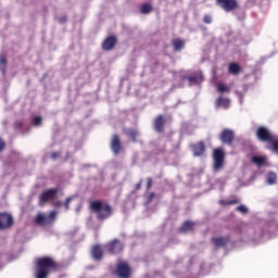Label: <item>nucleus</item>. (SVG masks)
Segmentation results:
<instances>
[{"mask_svg":"<svg viewBox=\"0 0 278 278\" xmlns=\"http://www.w3.org/2000/svg\"><path fill=\"white\" fill-rule=\"evenodd\" d=\"M33 125H35V127H40V125H42V117L40 116H35L33 118Z\"/></svg>","mask_w":278,"mask_h":278,"instance_id":"obj_30","label":"nucleus"},{"mask_svg":"<svg viewBox=\"0 0 278 278\" xmlns=\"http://www.w3.org/2000/svg\"><path fill=\"white\" fill-rule=\"evenodd\" d=\"M66 21H67L66 16L61 17V18L59 20L60 23H66Z\"/></svg>","mask_w":278,"mask_h":278,"instance_id":"obj_42","label":"nucleus"},{"mask_svg":"<svg viewBox=\"0 0 278 278\" xmlns=\"http://www.w3.org/2000/svg\"><path fill=\"white\" fill-rule=\"evenodd\" d=\"M60 266L51 256H42L37 260L35 266V277L36 278H49L51 273H55Z\"/></svg>","mask_w":278,"mask_h":278,"instance_id":"obj_1","label":"nucleus"},{"mask_svg":"<svg viewBox=\"0 0 278 278\" xmlns=\"http://www.w3.org/2000/svg\"><path fill=\"white\" fill-rule=\"evenodd\" d=\"M153 186V178H148L147 179V190H151Z\"/></svg>","mask_w":278,"mask_h":278,"instance_id":"obj_35","label":"nucleus"},{"mask_svg":"<svg viewBox=\"0 0 278 278\" xmlns=\"http://www.w3.org/2000/svg\"><path fill=\"white\" fill-rule=\"evenodd\" d=\"M53 206H54V207H62V202H60V201H54V202H53Z\"/></svg>","mask_w":278,"mask_h":278,"instance_id":"obj_41","label":"nucleus"},{"mask_svg":"<svg viewBox=\"0 0 278 278\" xmlns=\"http://www.w3.org/2000/svg\"><path fill=\"white\" fill-rule=\"evenodd\" d=\"M140 188H142V182H138V184L136 185V190H140Z\"/></svg>","mask_w":278,"mask_h":278,"instance_id":"obj_43","label":"nucleus"},{"mask_svg":"<svg viewBox=\"0 0 278 278\" xmlns=\"http://www.w3.org/2000/svg\"><path fill=\"white\" fill-rule=\"evenodd\" d=\"M267 184L269 186H273V185L277 184V175L274 174V173H269L268 176H267Z\"/></svg>","mask_w":278,"mask_h":278,"instance_id":"obj_28","label":"nucleus"},{"mask_svg":"<svg viewBox=\"0 0 278 278\" xmlns=\"http://www.w3.org/2000/svg\"><path fill=\"white\" fill-rule=\"evenodd\" d=\"M36 225H46L47 224V216H45L42 213H39L35 217Z\"/></svg>","mask_w":278,"mask_h":278,"instance_id":"obj_24","label":"nucleus"},{"mask_svg":"<svg viewBox=\"0 0 278 278\" xmlns=\"http://www.w3.org/2000/svg\"><path fill=\"white\" fill-rule=\"evenodd\" d=\"M194 229V223L187 220L182 224V226L179 228L180 233H186L188 231H192Z\"/></svg>","mask_w":278,"mask_h":278,"instance_id":"obj_20","label":"nucleus"},{"mask_svg":"<svg viewBox=\"0 0 278 278\" xmlns=\"http://www.w3.org/2000/svg\"><path fill=\"white\" fill-rule=\"evenodd\" d=\"M111 150L113 151L114 155H118V153L123 151V143L121 142V136L116 134L112 136Z\"/></svg>","mask_w":278,"mask_h":278,"instance_id":"obj_11","label":"nucleus"},{"mask_svg":"<svg viewBox=\"0 0 278 278\" xmlns=\"http://www.w3.org/2000/svg\"><path fill=\"white\" fill-rule=\"evenodd\" d=\"M269 144H271L270 150L271 151H278V137L274 136L271 140L268 141Z\"/></svg>","mask_w":278,"mask_h":278,"instance_id":"obj_27","label":"nucleus"},{"mask_svg":"<svg viewBox=\"0 0 278 278\" xmlns=\"http://www.w3.org/2000/svg\"><path fill=\"white\" fill-rule=\"evenodd\" d=\"M217 90H218V92H220L223 94V92H229L230 89H229V87H227V85L218 84Z\"/></svg>","mask_w":278,"mask_h":278,"instance_id":"obj_29","label":"nucleus"},{"mask_svg":"<svg viewBox=\"0 0 278 278\" xmlns=\"http://www.w3.org/2000/svg\"><path fill=\"white\" fill-rule=\"evenodd\" d=\"M172 45L174 47V51L179 52L186 48V40L180 38H175L173 39Z\"/></svg>","mask_w":278,"mask_h":278,"instance_id":"obj_17","label":"nucleus"},{"mask_svg":"<svg viewBox=\"0 0 278 278\" xmlns=\"http://www.w3.org/2000/svg\"><path fill=\"white\" fill-rule=\"evenodd\" d=\"M118 278H131V267L127 263H118L115 269Z\"/></svg>","mask_w":278,"mask_h":278,"instance_id":"obj_8","label":"nucleus"},{"mask_svg":"<svg viewBox=\"0 0 278 278\" xmlns=\"http://www.w3.org/2000/svg\"><path fill=\"white\" fill-rule=\"evenodd\" d=\"M237 212H240L241 214H249V208H247L244 205H239L237 207Z\"/></svg>","mask_w":278,"mask_h":278,"instance_id":"obj_32","label":"nucleus"},{"mask_svg":"<svg viewBox=\"0 0 278 278\" xmlns=\"http://www.w3.org/2000/svg\"><path fill=\"white\" fill-rule=\"evenodd\" d=\"M255 136L261 142H268L274 138L275 135L270 134L268 128L261 126L256 129Z\"/></svg>","mask_w":278,"mask_h":278,"instance_id":"obj_9","label":"nucleus"},{"mask_svg":"<svg viewBox=\"0 0 278 278\" xmlns=\"http://www.w3.org/2000/svg\"><path fill=\"white\" fill-rule=\"evenodd\" d=\"M213 168L218 172L225 166V151L220 148L213 150Z\"/></svg>","mask_w":278,"mask_h":278,"instance_id":"obj_4","label":"nucleus"},{"mask_svg":"<svg viewBox=\"0 0 278 278\" xmlns=\"http://www.w3.org/2000/svg\"><path fill=\"white\" fill-rule=\"evenodd\" d=\"M117 42H118V39H116V37H112V36L106 37L102 42L103 51H112L114 47H116Z\"/></svg>","mask_w":278,"mask_h":278,"instance_id":"obj_12","label":"nucleus"},{"mask_svg":"<svg viewBox=\"0 0 278 278\" xmlns=\"http://www.w3.org/2000/svg\"><path fill=\"white\" fill-rule=\"evenodd\" d=\"M187 79L189 84L197 85V84H201V81H203L204 78L202 74H193L192 76H188Z\"/></svg>","mask_w":278,"mask_h":278,"instance_id":"obj_22","label":"nucleus"},{"mask_svg":"<svg viewBox=\"0 0 278 278\" xmlns=\"http://www.w3.org/2000/svg\"><path fill=\"white\" fill-rule=\"evenodd\" d=\"M0 72L3 77L8 75V58L4 54L0 55Z\"/></svg>","mask_w":278,"mask_h":278,"instance_id":"obj_18","label":"nucleus"},{"mask_svg":"<svg viewBox=\"0 0 278 278\" xmlns=\"http://www.w3.org/2000/svg\"><path fill=\"white\" fill-rule=\"evenodd\" d=\"M153 199H155V192H151L148 197V201L149 203H151L153 201Z\"/></svg>","mask_w":278,"mask_h":278,"instance_id":"obj_38","label":"nucleus"},{"mask_svg":"<svg viewBox=\"0 0 278 278\" xmlns=\"http://www.w3.org/2000/svg\"><path fill=\"white\" fill-rule=\"evenodd\" d=\"M212 244L214 247H227L229 244V237H217V238H212L211 239Z\"/></svg>","mask_w":278,"mask_h":278,"instance_id":"obj_16","label":"nucleus"},{"mask_svg":"<svg viewBox=\"0 0 278 278\" xmlns=\"http://www.w3.org/2000/svg\"><path fill=\"white\" fill-rule=\"evenodd\" d=\"M104 249L111 255H118V253H123L125 245L123 244V241H121L119 239H113L104 245Z\"/></svg>","mask_w":278,"mask_h":278,"instance_id":"obj_5","label":"nucleus"},{"mask_svg":"<svg viewBox=\"0 0 278 278\" xmlns=\"http://www.w3.org/2000/svg\"><path fill=\"white\" fill-rule=\"evenodd\" d=\"M215 3L226 14H229L231 12H238V10H240V1L239 0H215Z\"/></svg>","mask_w":278,"mask_h":278,"instance_id":"obj_3","label":"nucleus"},{"mask_svg":"<svg viewBox=\"0 0 278 278\" xmlns=\"http://www.w3.org/2000/svg\"><path fill=\"white\" fill-rule=\"evenodd\" d=\"M203 23H204L205 25H211V23H212V15L205 14V15L203 16Z\"/></svg>","mask_w":278,"mask_h":278,"instance_id":"obj_31","label":"nucleus"},{"mask_svg":"<svg viewBox=\"0 0 278 278\" xmlns=\"http://www.w3.org/2000/svg\"><path fill=\"white\" fill-rule=\"evenodd\" d=\"M230 103L231 102L229 101V99L219 97V98H217L215 105H216V108H224L225 110H227V108H229Z\"/></svg>","mask_w":278,"mask_h":278,"instance_id":"obj_19","label":"nucleus"},{"mask_svg":"<svg viewBox=\"0 0 278 278\" xmlns=\"http://www.w3.org/2000/svg\"><path fill=\"white\" fill-rule=\"evenodd\" d=\"M191 151H192L194 157H201V155H203V153H205V142L200 141L198 143L192 144Z\"/></svg>","mask_w":278,"mask_h":278,"instance_id":"obj_13","label":"nucleus"},{"mask_svg":"<svg viewBox=\"0 0 278 278\" xmlns=\"http://www.w3.org/2000/svg\"><path fill=\"white\" fill-rule=\"evenodd\" d=\"M126 136H128L129 139L132 140V142H136L138 138V130L136 129H128L126 130Z\"/></svg>","mask_w":278,"mask_h":278,"instance_id":"obj_25","label":"nucleus"},{"mask_svg":"<svg viewBox=\"0 0 278 278\" xmlns=\"http://www.w3.org/2000/svg\"><path fill=\"white\" fill-rule=\"evenodd\" d=\"M139 12L140 14H151V12H153V5L149 2L142 3L139 8Z\"/></svg>","mask_w":278,"mask_h":278,"instance_id":"obj_21","label":"nucleus"},{"mask_svg":"<svg viewBox=\"0 0 278 278\" xmlns=\"http://www.w3.org/2000/svg\"><path fill=\"white\" fill-rule=\"evenodd\" d=\"M164 125H166V118H164V115H159L154 118L153 127L159 134L164 131Z\"/></svg>","mask_w":278,"mask_h":278,"instance_id":"obj_14","label":"nucleus"},{"mask_svg":"<svg viewBox=\"0 0 278 278\" xmlns=\"http://www.w3.org/2000/svg\"><path fill=\"white\" fill-rule=\"evenodd\" d=\"M13 129H23V121H15L13 124Z\"/></svg>","mask_w":278,"mask_h":278,"instance_id":"obj_34","label":"nucleus"},{"mask_svg":"<svg viewBox=\"0 0 278 278\" xmlns=\"http://www.w3.org/2000/svg\"><path fill=\"white\" fill-rule=\"evenodd\" d=\"M239 201L238 200H230L226 203V205H238Z\"/></svg>","mask_w":278,"mask_h":278,"instance_id":"obj_39","label":"nucleus"},{"mask_svg":"<svg viewBox=\"0 0 278 278\" xmlns=\"http://www.w3.org/2000/svg\"><path fill=\"white\" fill-rule=\"evenodd\" d=\"M14 217L10 213H0V231L12 228Z\"/></svg>","mask_w":278,"mask_h":278,"instance_id":"obj_7","label":"nucleus"},{"mask_svg":"<svg viewBox=\"0 0 278 278\" xmlns=\"http://www.w3.org/2000/svg\"><path fill=\"white\" fill-rule=\"evenodd\" d=\"M252 162H253V164H257L258 166H264V164H266V157H264V156H253Z\"/></svg>","mask_w":278,"mask_h":278,"instance_id":"obj_26","label":"nucleus"},{"mask_svg":"<svg viewBox=\"0 0 278 278\" xmlns=\"http://www.w3.org/2000/svg\"><path fill=\"white\" fill-rule=\"evenodd\" d=\"M240 71L242 70L240 68V65H238V63L229 64L228 72L230 73V75H239Z\"/></svg>","mask_w":278,"mask_h":278,"instance_id":"obj_23","label":"nucleus"},{"mask_svg":"<svg viewBox=\"0 0 278 278\" xmlns=\"http://www.w3.org/2000/svg\"><path fill=\"white\" fill-rule=\"evenodd\" d=\"M60 192V189L58 188H50L46 191H43L39 195V203L41 205H45V203H49V201H53L58 197V193Z\"/></svg>","mask_w":278,"mask_h":278,"instance_id":"obj_6","label":"nucleus"},{"mask_svg":"<svg viewBox=\"0 0 278 278\" xmlns=\"http://www.w3.org/2000/svg\"><path fill=\"white\" fill-rule=\"evenodd\" d=\"M56 217H58V212H55V211H52V212L50 213V215H49V218H50L51 220H55Z\"/></svg>","mask_w":278,"mask_h":278,"instance_id":"obj_36","label":"nucleus"},{"mask_svg":"<svg viewBox=\"0 0 278 278\" xmlns=\"http://www.w3.org/2000/svg\"><path fill=\"white\" fill-rule=\"evenodd\" d=\"M61 153L60 152H52L51 157L52 160H58L60 157Z\"/></svg>","mask_w":278,"mask_h":278,"instance_id":"obj_37","label":"nucleus"},{"mask_svg":"<svg viewBox=\"0 0 278 278\" xmlns=\"http://www.w3.org/2000/svg\"><path fill=\"white\" fill-rule=\"evenodd\" d=\"M235 138L236 134L229 128H225L219 135V140L223 142V144H228L229 147L233 144Z\"/></svg>","mask_w":278,"mask_h":278,"instance_id":"obj_10","label":"nucleus"},{"mask_svg":"<svg viewBox=\"0 0 278 278\" xmlns=\"http://www.w3.org/2000/svg\"><path fill=\"white\" fill-rule=\"evenodd\" d=\"M91 255L96 262H101V260H103V248L99 244L93 245L91 249Z\"/></svg>","mask_w":278,"mask_h":278,"instance_id":"obj_15","label":"nucleus"},{"mask_svg":"<svg viewBox=\"0 0 278 278\" xmlns=\"http://www.w3.org/2000/svg\"><path fill=\"white\" fill-rule=\"evenodd\" d=\"M89 207L99 220H108V218H112L114 214V208L108 202L92 201Z\"/></svg>","mask_w":278,"mask_h":278,"instance_id":"obj_2","label":"nucleus"},{"mask_svg":"<svg viewBox=\"0 0 278 278\" xmlns=\"http://www.w3.org/2000/svg\"><path fill=\"white\" fill-rule=\"evenodd\" d=\"M73 199H75V197H68V198L66 199V201H65V203H64V207H65L66 211L70 210V207H71V201H73Z\"/></svg>","mask_w":278,"mask_h":278,"instance_id":"obj_33","label":"nucleus"},{"mask_svg":"<svg viewBox=\"0 0 278 278\" xmlns=\"http://www.w3.org/2000/svg\"><path fill=\"white\" fill-rule=\"evenodd\" d=\"M3 149H5V141L0 139V153L3 151Z\"/></svg>","mask_w":278,"mask_h":278,"instance_id":"obj_40","label":"nucleus"}]
</instances>
